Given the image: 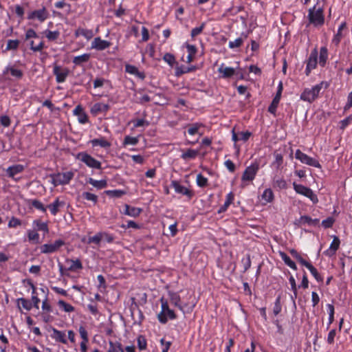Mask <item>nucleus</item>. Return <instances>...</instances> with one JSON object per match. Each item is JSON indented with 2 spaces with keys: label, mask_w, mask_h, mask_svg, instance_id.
Masks as SVG:
<instances>
[{
  "label": "nucleus",
  "mask_w": 352,
  "mask_h": 352,
  "mask_svg": "<svg viewBox=\"0 0 352 352\" xmlns=\"http://www.w3.org/2000/svg\"><path fill=\"white\" fill-rule=\"evenodd\" d=\"M319 0H317V3L308 10L307 19L308 20V25H311L316 28H319L324 24V14L322 6H320L318 3Z\"/></svg>",
  "instance_id": "nucleus-1"
},
{
  "label": "nucleus",
  "mask_w": 352,
  "mask_h": 352,
  "mask_svg": "<svg viewBox=\"0 0 352 352\" xmlns=\"http://www.w3.org/2000/svg\"><path fill=\"white\" fill-rule=\"evenodd\" d=\"M328 86L329 84L327 82L322 81L320 83L313 86L311 88H305L301 93L300 98L303 101L311 103L318 98L322 89H326Z\"/></svg>",
  "instance_id": "nucleus-2"
},
{
  "label": "nucleus",
  "mask_w": 352,
  "mask_h": 352,
  "mask_svg": "<svg viewBox=\"0 0 352 352\" xmlns=\"http://www.w3.org/2000/svg\"><path fill=\"white\" fill-rule=\"evenodd\" d=\"M261 168L260 161L257 159L253 160L251 164L245 168L241 175L243 184L246 186L252 182Z\"/></svg>",
  "instance_id": "nucleus-3"
},
{
  "label": "nucleus",
  "mask_w": 352,
  "mask_h": 352,
  "mask_svg": "<svg viewBox=\"0 0 352 352\" xmlns=\"http://www.w3.org/2000/svg\"><path fill=\"white\" fill-rule=\"evenodd\" d=\"M161 311L157 314V319L162 324H166L168 320H175L177 318L173 309H170L168 301L164 298H161Z\"/></svg>",
  "instance_id": "nucleus-4"
},
{
  "label": "nucleus",
  "mask_w": 352,
  "mask_h": 352,
  "mask_svg": "<svg viewBox=\"0 0 352 352\" xmlns=\"http://www.w3.org/2000/svg\"><path fill=\"white\" fill-rule=\"evenodd\" d=\"M74 173L73 171H67L64 173H58L53 174L50 177L52 178L51 183L57 186L59 185H67L69 184L70 181L73 179Z\"/></svg>",
  "instance_id": "nucleus-5"
},
{
  "label": "nucleus",
  "mask_w": 352,
  "mask_h": 352,
  "mask_svg": "<svg viewBox=\"0 0 352 352\" xmlns=\"http://www.w3.org/2000/svg\"><path fill=\"white\" fill-rule=\"evenodd\" d=\"M292 186L294 190L297 194L307 197L311 201L313 204H317L318 202V196L310 188L302 184H297L295 182H293Z\"/></svg>",
  "instance_id": "nucleus-6"
},
{
  "label": "nucleus",
  "mask_w": 352,
  "mask_h": 352,
  "mask_svg": "<svg viewBox=\"0 0 352 352\" xmlns=\"http://www.w3.org/2000/svg\"><path fill=\"white\" fill-rule=\"evenodd\" d=\"M50 17V12L47 9L43 6L40 9L30 11L28 13L27 19L30 21H37L40 23H43Z\"/></svg>",
  "instance_id": "nucleus-7"
},
{
  "label": "nucleus",
  "mask_w": 352,
  "mask_h": 352,
  "mask_svg": "<svg viewBox=\"0 0 352 352\" xmlns=\"http://www.w3.org/2000/svg\"><path fill=\"white\" fill-rule=\"evenodd\" d=\"M76 159L85 163L88 167L95 169H101V162L85 152H80L76 155Z\"/></svg>",
  "instance_id": "nucleus-8"
},
{
  "label": "nucleus",
  "mask_w": 352,
  "mask_h": 352,
  "mask_svg": "<svg viewBox=\"0 0 352 352\" xmlns=\"http://www.w3.org/2000/svg\"><path fill=\"white\" fill-rule=\"evenodd\" d=\"M295 157L301 163L315 167L320 168L321 165L318 160L311 157L307 154L302 153L300 149H297L295 152Z\"/></svg>",
  "instance_id": "nucleus-9"
},
{
  "label": "nucleus",
  "mask_w": 352,
  "mask_h": 352,
  "mask_svg": "<svg viewBox=\"0 0 352 352\" xmlns=\"http://www.w3.org/2000/svg\"><path fill=\"white\" fill-rule=\"evenodd\" d=\"M282 91H283V82L281 81H280L278 85V87H277L276 94L274 96V98H273L270 105L268 107V111L273 115L276 114L278 105L280 100Z\"/></svg>",
  "instance_id": "nucleus-10"
},
{
  "label": "nucleus",
  "mask_w": 352,
  "mask_h": 352,
  "mask_svg": "<svg viewBox=\"0 0 352 352\" xmlns=\"http://www.w3.org/2000/svg\"><path fill=\"white\" fill-rule=\"evenodd\" d=\"M53 74L56 76V80L58 83L64 82L69 74V69L67 67H62L59 65H55L53 68Z\"/></svg>",
  "instance_id": "nucleus-11"
},
{
  "label": "nucleus",
  "mask_w": 352,
  "mask_h": 352,
  "mask_svg": "<svg viewBox=\"0 0 352 352\" xmlns=\"http://www.w3.org/2000/svg\"><path fill=\"white\" fill-rule=\"evenodd\" d=\"M65 242L61 239L56 240L53 243H46L41 246V252L43 254H50L58 250Z\"/></svg>",
  "instance_id": "nucleus-12"
},
{
  "label": "nucleus",
  "mask_w": 352,
  "mask_h": 352,
  "mask_svg": "<svg viewBox=\"0 0 352 352\" xmlns=\"http://www.w3.org/2000/svg\"><path fill=\"white\" fill-rule=\"evenodd\" d=\"M171 187H173L176 193L181 194L182 195H185L190 199L193 196L192 192L189 190L188 188L182 185L177 180H173L170 184Z\"/></svg>",
  "instance_id": "nucleus-13"
},
{
  "label": "nucleus",
  "mask_w": 352,
  "mask_h": 352,
  "mask_svg": "<svg viewBox=\"0 0 352 352\" xmlns=\"http://www.w3.org/2000/svg\"><path fill=\"white\" fill-rule=\"evenodd\" d=\"M332 237L333 241H331L329 248L323 252V254L329 258H332L336 255V253L340 245V239L335 235L332 236Z\"/></svg>",
  "instance_id": "nucleus-14"
},
{
  "label": "nucleus",
  "mask_w": 352,
  "mask_h": 352,
  "mask_svg": "<svg viewBox=\"0 0 352 352\" xmlns=\"http://www.w3.org/2000/svg\"><path fill=\"white\" fill-rule=\"evenodd\" d=\"M8 74H10V75L16 80L21 79L23 77V72L12 65H7L3 70V75L6 78H8L7 76Z\"/></svg>",
  "instance_id": "nucleus-15"
},
{
  "label": "nucleus",
  "mask_w": 352,
  "mask_h": 352,
  "mask_svg": "<svg viewBox=\"0 0 352 352\" xmlns=\"http://www.w3.org/2000/svg\"><path fill=\"white\" fill-rule=\"evenodd\" d=\"M218 72L220 74V78H229L236 74V69L232 67H228L224 63H221L218 68Z\"/></svg>",
  "instance_id": "nucleus-16"
},
{
  "label": "nucleus",
  "mask_w": 352,
  "mask_h": 352,
  "mask_svg": "<svg viewBox=\"0 0 352 352\" xmlns=\"http://www.w3.org/2000/svg\"><path fill=\"white\" fill-rule=\"evenodd\" d=\"M110 45V42L102 40L100 37H96L91 42V48L98 51H102L107 49Z\"/></svg>",
  "instance_id": "nucleus-17"
},
{
  "label": "nucleus",
  "mask_w": 352,
  "mask_h": 352,
  "mask_svg": "<svg viewBox=\"0 0 352 352\" xmlns=\"http://www.w3.org/2000/svg\"><path fill=\"white\" fill-rule=\"evenodd\" d=\"M318 63V54L316 51L311 53L307 61V65L305 69V74L309 76L311 70L316 67Z\"/></svg>",
  "instance_id": "nucleus-18"
},
{
  "label": "nucleus",
  "mask_w": 352,
  "mask_h": 352,
  "mask_svg": "<svg viewBox=\"0 0 352 352\" xmlns=\"http://www.w3.org/2000/svg\"><path fill=\"white\" fill-rule=\"evenodd\" d=\"M73 114L78 117V121L80 124H86L89 122L87 114L84 111L81 105H77L73 110Z\"/></svg>",
  "instance_id": "nucleus-19"
},
{
  "label": "nucleus",
  "mask_w": 352,
  "mask_h": 352,
  "mask_svg": "<svg viewBox=\"0 0 352 352\" xmlns=\"http://www.w3.org/2000/svg\"><path fill=\"white\" fill-rule=\"evenodd\" d=\"M168 296L170 298V302L175 307H177L183 313L185 312V305L181 303V298L178 293L169 292Z\"/></svg>",
  "instance_id": "nucleus-20"
},
{
  "label": "nucleus",
  "mask_w": 352,
  "mask_h": 352,
  "mask_svg": "<svg viewBox=\"0 0 352 352\" xmlns=\"http://www.w3.org/2000/svg\"><path fill=\"white\" fill-rule=\"evenodd\" d=\"M109 109V105L101 102L95 103L90 109V112L94 116H97L100 113H105Z\"/></svg>",
  "instance_id": "nucleus-21"
},
{
  "label": "nucleus",
  "mask_w": 352,
  "mask_h": 352,
  "mask_svg": "<svg viewBox=\"0 0 352 352\" xmlns=\"http://www.w3.org/2000/svg\"><path fill=\"white\" fill-rule=\"evenodd\" d=\"M52 332L51 338L55 341L63 344L67 343V340L66 338L65 332L59 331L54 327L52 329Z\"/></svg>",
  "instance_id": "nucleus-22"
},
{
  "label": "nucleus",
  "mask_w": 352,
  "mask_h": 352,
  "mask_svg": "<svg viewBox=\"0 0 352 352\" xmlns=\"http://www.w3.org/2000/svg\"><path fill=\"white\" fill-rule=\"evenodd\" d=\"M320 220L318 219H312L307 215L301 216L298 220L296 221V224L298 226L309 225V226H317Z\"/></svg>",
  "instance_id": "nucleus-23"
},
{
  "label": "nucleus",
  "mask_w": 352,
  "mask_h": 352,
  "mask_svg": "<svg viewBox=\"0 0 352 352\" xmlns=\"http://www.w3.org/2000/svg\"><path fill=\"white\" fill-rule=\"evenodd\" d=\"M90 144L92 147L100 146L104 148H108L111 146V144L109 141L107 140L104 138L100 137L90 140Z\"/></svg>",
  "instance_id": "nucleus-24"
},
{
  "label": "nucleus",
  "mask_w": 352,
  "mask_h": 352,
  "mask_svg": "<svg viewBox=\"0 0 352 352\" xmlns=\"http://www.w3.org/2000/svg\"><path fill=\"white\" fill-rule=\"evenodd\" d=\"M32 226L36 231H42L44 234L49 232L48 223L41 221L40 219H35L32 221Z\"/></svg>",
  "instance_id": "nucleus-25"
},
{
  "label": "nucleus",
  "mask_w": 352,
  "mask_h": 352,
  "mask_svg": "<svg viewBox=\"0 0 352 352\" xmlns=\"http://www.w3.org/2000/svg\"><path fill=\"white\" fill-rule=\"evenodd\" d=\"M142 212V209L140 208L130 206L128 204L124 205V210L123 213L125 215L132 217H138L141 212Z\"/></svg>",
  "instance_id": "nucleus-26"
},
{
  "label": "nucleus",
  "mask_w": 352,
  "mask_h": 352,
  "mask_svg": "<svg viewBox=\"0 0 352 352\" xmlns=\"http://www.w3.org/2000/svg\"><path fill=\"white\" fill-rule=\"evenodd\" d=\"M125 72L129 74L134 75L136 77L139 78L140 79H144L145 74L142 72H140L137 67L130 65V64H126L125 65Z\"/></svg>",
  "instance_id": "nucleus-27"
},
{
  "label": "nucleus",
  "mask_w": 352,
  "mask_h": 352,
  "mask_svg": "<svg viewBox=\"0 0 352 352\" xmlns=\"http://www.w3.org/2000/svg\"><path fill=\"white\" fill-rule=\"evenodd\" d=\"M64 205L65 202L63 201H60L59 198H56L52 204L47 206V208L50 210L52 215L55 216L58 212L59 208Z\"/></svg>",
  "instance_id": "nucleus-28"
},
{
  "label": "nucleus",
  "mask_w": 352,
  "mask_h": 352,
  "mask_svg": "<svg viewBox=\"0 0 352 352\" xmlns=\"http://www.w3.org/2000/svg\"><path fill=\"white\" fill-rule=\"evenodd\" d=\"M23 170H24V166L23 165H21V164H15V165L9 166L6 169V173H7L8 177L14 178V177L16 175L23 172Z\"/></svg>",
  "instance_id": "nucleus-29"
},
{
  "label": "nucleus",
  "mask_w": 352,
  "mask_h": 352,
  "mask_svg": "<svg viewBox=\"0 0 352 352\" xmlns=\"http://www.w3.org/2000/svg\"><path fill=\"white\" fill-rule=\"evenodd\" d=\"M346 23L345 21L342 22L338 27L337 33L333 36L332 38V43L336 46H338L340 44L341 39L342 38V31L346 28Z\"/></svg>",
  "instance_id": "nucleus-30"
},
{
  "label": "nucleus",
  "mask_w": 352,
  "mask_h": 352,
  "mask_svg": "<svg viewBox=\"0 0 352 352\" xmlns=\"http://www.w3.org/2000/svg\"><path fill=\"white\" fill-rule=\"evenodd\" d=\"M274 195L271 188H266L264 190L261 195V200L263 201V204L272 203L274 201Z\"/></svg>",
  "instance_id": "nucleus-31"
},
{
  "label": "nucleus",
  "mask_w": 352,
  "mask_h": 352,
  "mask_svg": "<svg viewBox=\"0 0 352 352\" xmlns=\"http://www.w3.org/2000/svg\"><path fill=\"white\" fill-rule=\"evenodd\" d=\"M234 198V194L232 192H229L226 195V201H225L224 204L218 210V213L221 214V213L225 212L228 210V207L233 202Z\"/></svg>",
  "instance_id": "nucleus-32"
},
{
  "label": "nucleus",
  "mask_w": 352,
  "mask_h": 352,
  "mask_svg": "<svg viewBox=\"0 0 352 352\" xmlns=\"http://www.w3.org/2000/svg\"><path fill=\"white\" fill-rule=\"evenodd\" d=\"M75 36L76 37L82 36L87 40H90L94 36V32L89 29L78 28L75 31Z\"/></svg>",
  "instance_id": "nucleus-33"
},
{
  "label": "nucleus",
  "mask_w": 352,
  "mask_h": 352,
  "mask_svg": "<svg viewBox=\"0 0 352 352\" xmlns=\"http://www.w3.org/2000/svg\"><path fill=\"white\" fill-rule=\"evenodd\" d=\"M87 182L97 189H102L107 186V182L106 179L96 180L89 177Z\"/></svg>",
  "instance_id": "nucleus-34"
},
{
  "label": "nucleus",
  "mask_w": 352,
  "mask_h": 352,
  "mask_svg": "<svg viewBox=\"0 0 352 352\" xmlns=\"http://www.w3.org/2000/svg\"><path fill=\"white\" fill-rule=\"evenodd\" d=\"M90 54L85 53L82 55L74 57L72 62L75 65L80 66L82 64L88 62Z\"/></svg>",
  "instance_id": "nucleus-35"
},
{
  "label": "nucleus",
  "mask_w": 352,
  "mask_h": 352,
  "mask_svg": "<svg viewBox=\"0 0 352 352\" xmlns=\"http://www.w3.org/2000/svg\"><path fill=\"white\" fill-rule=\"evenodd\" d=\"M328 59V50L326 47H321L320 49L319 65L324 67Z\"/></svg>",
  "instance_id": "nucleus-36"
},
{
  "label": "nucleus",
  "mask_w": 352,
  "mask_h": 352,
  "mask_svg": "<svg viewBox=\"0 0 352 352\" xmlns=\"http://www.w3.org/2000/svg\"><path fill=\"white\" fill-rule=\"evenodd\" d=\"M104 232H100L96 233L93 236L88 237L87 243V244L94 243L97 245H99L102 239L104 238Z\"/></svg>",
  "instance_id": "nucleus-37"
},
{
  "label": "nucleus",
  "mask_w": 352,
  "mask_h": 352,
  "mask_svg": "<svg viewBox=\"0 0 352 352\" xmlns=\"http://www.w3.org/2000/svg\"><path fill=\"white\" fill-rule=\"evenodd\" d=\"M139 142V137H132L130 135H126L122 142V146L126 147L129 145L135 146Z\"/></svg>",
  "instance_id": "nucleus-38"
},
{
  "label": "nucleus",
  "mask_w": 352,
  "mask_h": 352,
  "mask_svg": "<svg viewBox=\"0 0 352 352\" xmlns=\"http://www.w3.org/2000/svg\"><path fill=\"white\" fill-rule=\"evenodd\" d=\"M280 256L282 258V260L284 261V263L289 266L290 268H292L294 270H297V267L296 263L289 258V256L285 252H280Z\"/></svg>",
  "instance_id": "nucleus-39"
},
{
  "label": "nucleus",
  "mask_w": 352,
  "mask_h": 352,
  "mask_svg": "<svg viewBox=\"0 0 352 352\" xmlns=\"http://www.w3.org/2000/svg\"><path fill=\"white\" fill-rule=\"evenodd\" d=\"M17 303L19 308L21 307L26 311H30L32 308V302L25 298H19L17 299Z\"/></svg>",
  "instance_id": "nucleus-40"
},
{
  "label": "nucleus",
  "mask_w": 352,
  "mask_h": 352,
  "mask_svg": "<svg viewBox=\"0 0 352 352\" xmlns=\"http://www.w3.org/2000/svg\"><path fill=\"white\" fill-rule=\"evenodd\" d=\"M199 151L197 150L189 148L182 154L181 157L184 160H192L195 159Z\"/></svg>",
  "instance_id": "nucleus-41"
},
{
  "label": "nucleus",
  "mask_w": 352,
  "mask_h": 352,
  "mask_svg": "<svg viewBox=\"0 0 352 352\" xmlns=\"http://www.w3.org/2000/svg\"><path fill=\"white\" fill-rule=\"evenodd\" d=\"M305 267H307L310 273L311 274V275L315 278V279L318 281V282H322L323 280V278L322 277V276L318 273V270H316V268H315L310 263H309L308 264L306 265Z\"/></svg>",
  "instance_id": "nucleus-42"
},
{
  "label": "nucleus",
  "mask_w": 352,
  "mask_h": 352,
  "mask_svg": "<svg viewBox=\"0 0 352 352\" xmlns=\"http://www.w3.org/2000/svg\"><path fill=\"white\" fill-rule=\"evenodd\" d=\"M28 241L34 243H39L40 236L35 230H28L27 231Z\"/></svg>",
  "instance_id": "nucleus-43"
},
{
  "label": "nucleus",
  "mask_w": 352,
  "mask_h": 352,
  "mask_svg": "<svg viewBox=\"0 0 352 352\" xmlns=\"http://www.w3.org/2000/svg\"><path fill=\"white\" fill-rule=\"evenodd\" d=\"M58 305L60 307V309H61L62 310L67 313H71L74 311V307L72 305L66 302L63 300H59L58 301Z\"/></svg>",
  "instance_id": "nucleus-44"
},
{
  "label": "nucleus",
  "mask_w": 352,
  "mask_h": 352,
  "mask_svg": "<svg viewBox=\"0 0 352 352\" xmlns=\"http://www.w3.org/2000/svg\"><path fill=\"white\" fill-rule=\"evenodd\" d=\"M274 187L277 188L279 190H284L287 188V184L285 179L283 178H276L273 181Z\"/></svg>",
  "instance_id": "nucleus-45"
},
{
  "label": "nucleus",
  "mask_w": 352,
  "mask_h": 352,
  "mask_svg": "<svg viewBox=\"0 0 352 352\" xmlns=\"http://www.w3.org/2000/svg\"><path fill=\"white\" fill-rule=\"evenodd\" d=\"M203 125L201 123L195 122L190 124L188 128V133L190 135H194L199 133V131Z\"/></svg>",
  "instance_id": "nucleus-46"
},
{
  "label": "nucleus",
  "mask_w": 352,
  "mask_h": 352,
  "mask_svg": "<svg viewBox=\"0 0 352 352\" xmlns=\"http://www.w3.org/2000/svg\"><path fill=\"white\" fill-rule=\"evenodd\" d=\"M45 37L47 38L50 41H56L58 36H60V32L58 30L56 31H51L49 30H46L44 32Z\"/></svg>",
  "instance_id": "nucleus-47"
},
{
  "label": "nucleus",
  "mask_w": 352,
  "mask_h": 352,
  "mask_svg": "<svg viewBox=\"0 0 352 352\" xmlns=\"http://www.w3.org/2000/svg\"><path fill=\"white\" fill-rule=\"evenodd\" d=\"M30 204L32 207L35 208L36 209L42 212L46 213L47 206H45L39 200L32 199Z\"/></svg>",
  "instance_id": "nucleus-48"
},
{
  "label": "nucleus",
  "mask_w": 352,
  "mask_h": 352,
  "mask_svg": "<svg viewBox=\"0 0 352 352\" xmlns=\"http://www.w3.org/2000/svg\"><path fill=\"white\" fill-rule=\"evenodd\" d=\"M67 261H69L72 263V265L67 269V270L69 271H75L77 270H81L82 268V263L79 259L67 260Z\"/></svg>",
  "instance_id": "nucleus-49"
},
{
  "label": "nucleus",
  "mask_w": 352,
  "mask_h": 352,
  "mask_svg": "<svg viewBox=\"0 0 352 352\" xmlns=\"http://www.w3.org/2000/svg\"><path fill=\"white\" fill-rule=\"evenodd\" d=\"M137 344H138V347L139 348L140 350L142 351V350H145L146 349L147 342L144 336L140 335L137 338Z\"/></svg>",
  "instance_id": "nucleus-50"
},
{
  "label": "nucleus",
  "mask_w": 352,
  "mask_h": 352,
  "mask_svg": "<svg viewBox=\"0 0 352 352\" xmlns=\"http://www.w3.org/2000/svg\"><path fill=\"white\" fill-rule=\"evenodd\" d=\"M19 41L17 39L15 40H8L7 41V45L6 47V51L9 50H15L19 47Z\"/></svg>",
  "instance_id": "nucleus-51"
},
{
  "label": "nucleus",
  "mask_w": 352,
  "mask_h": 352,
  "mask_svg": "<svg viewBox=\"0 0 352 352\" xmlns=\"http://www.w3.org/2000/svg\"><path fill=\"white\" fill-rule=\"evenodd\" d=\"M290 254L303 266H306L309 262L306 261L300 254L295 250L292 249L290 250Z\"/></svg>",
  "instance_id": "nucleus-52"
},
{
  "label": "nucleus",
  "mask_w": 352,
  "mask_h": 352,
  "mask_svg": "<svg viewBox=\"0 0 352 352\" xmlns=\"http://www.w3.org/2000/svg\"><path fill=\"white\" fill-rule=\"evenodd\" d=\"M196 182L198 186L204 188L208 185V179L199 173L197 175Z\"/></svg>",
  "instance_id": "nucleus-53"
},
{
  "label": "nucleus",
  "mask_w": 352,
  "mask_h": 352,
  "mask_svg": "<svg viewBox=\"0 0 352 352\" xmlns=\"http://www.w3.org/2000/svg\"><path fill=\"white\" fill-rule=\"evenodd\" d=\"M206 26L205 23H202L199 27H196L192 29L190 36L192 38H195L197 36L200 34Z\"/></svg>",
  "instance_id": "nucleus-54"
},
{
  "label": "nucleus",
  "mask_w": 352,
  "mask_h": 352,
  "mask_svg": "<svg viewBox=\"0 0 352 352\" xmlns=\"http://www.w3.org/2000/svg\"><path fill=\"white\" fill-rule=\"evenodd\" d=\"M163 60L170 67H173L176 62L175 56L170 53L165 54Z\"/></svg>",
  "instance_id": "nucleus-55"
},
{
  "label": "nucleus",
  "mask_w": 352,
  "mask_h": 352,
  "mask_svg": "<svg viewBox=\"0 0 352 352\" xmlns=\"http://www.w3.org/2000/svg\"><path fill=\"white\" fill-rule=\"evenodd\" d=\"M82 197L83 199L87 201H91L94 204H96L98 201V197L96 195L89 192H82Z\"/></svg>",
  "instance_id": "nucleus-56"
},
{
  "label": "nucleus",
  "mask_w": 352,
  "mask_h": 352,
  "mask_svg": "<svg viewBox=\"0 0 352 352\" xmlns=\"http://www.w3.org/2000/svg\"><path fill=\"white\" fill-rule=\"evenodd\" d=\"M327 308L329 314V322L328 327L333 322L334 320V307L331 304H327Z\"/></svg>",
  "instance_id": "nucleus-57"
},
{
  "label": "nucleus",
  "mask_w": 352,
  "mask_h": 352,
  "mask_svg": "<svg viewBox=\"0 0 352 352\" xmlns=\"http://www.w3.org/2000/svg\"><path fill=\"white\" fill-rule=\"evenodd\" d=\"M243 43V39L241 37L236 38L234 41H230L228 43V47L230 49L239 47Z\"/></svg>",
  "instance_id": "nucleus-58"
},
{
  "label": "nucleus",
  "mask_w": 352,
  "mask_h": 352,
  "mask_svg": "<svg viewBox=\"0 0 352 352\" xmlns=\"http://www.w3.org/2000/svg\"><path fill=\"white\" fill-rule=\"evenodd\" d=\"M105 192L107 195L113 197H120L125 194V191L122 190H107Z\"/></svg>",
  "instance_id": "nucleus-59"
},
{
  "label": "nucleus",
  "mask_w": 352,
  "mask_h": 352,
  "mask_svg": "<svg viewBox=\"0 0 352 352\" xmlns=\"http://www.w3.org/2000/svg\"><path fill=\"white\" fill-rule=\"evenodd\" d=\"M194 69L193 67H179L176 69V75L179 76L183 74L188 73Z\"/></svg>",
  "instance_id": "nucleus-60"
},
{
  "label": "nucleus",
  "mask_w": 352,
  "mask_h": 352,
  "mask_svg": "<svg viewBox=\"0 0 352 352\" xmlns=\"http://www.w3.org/2000/svg\"><path fill=\"white\" fill-rule=\"evenodd\" d=\"M282 307L280 305V297L278 296L276 298L274 302V306L273 309V313L274 315H278L281 311Z\"/></svg>",
  "instance_id": "nucleus-61"
},
{
  "label": "nucleus",
  "mask_w": 352,
  "mask_h": 352,
  "mask_svg": "<svg viewBox=\"0 0 352 352\" xmlns=\"http://www.w3.org/2000/svg\"><path fill=\"white\" fill-rule=\"evenodd\" d=\"M78 332L82 340L89 342L88 332L83 326H80Z\"/></svg>",
  "instance_id": "nucleus-62"
},
{
  "label": "nucleus",
  "mask_w": 352,
  "mask_h": 352,
  "mask_svg": "<svg viewBox=\"0 0 352 352\" xmlns=\"http://www.w3.org/2000/svg\"><path fill=\"white\" fill-rule=\"evenodd\" d=\"M21 225V221L18 218L12 217L9 221L8 226V228H16Z\"/></svg>",
  "instance_id": "nucleus-63"
},
{
  "label": "nucleus",
  "mask_w": 352,
  "mask_h": 352,
  "mask_svg": "<svg viewBox=\"0 0 352 352\" xmlns=\"http://www.w3.org/2000/svg\"><path fill=\"white\" fill-rule=\"evenodd\" d=\"M160 344L162 346V352H168V350L171 346V342L166 341L164 338H162L160 340Z\"/></svg>",
  "instance_id": "nucleus-64"
}]
</instances>
